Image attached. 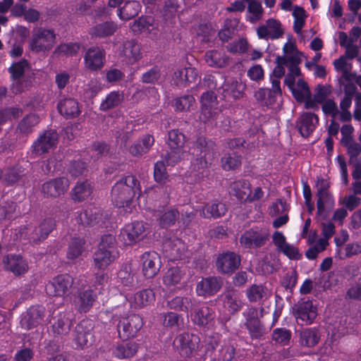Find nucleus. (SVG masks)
<instances>
[{
	"label": "nucleus",
	"mask_w": 361,
	"mask_h": 361,
	"mask_svg": "<svg viewBox=\"0 0 361 361\" xmlns=\"http://www.w3.org/2000/svg\"><path fill=\"white\" fill-rule=\"evenodd\" d=\"M141 194V187L138 179L132 175L122 177L112 187L111 198L113 204L118 208H123L126 212H131L134 197Z\"/></svg>",
	"instance_id": "nucleus-1"
},
{
	"label": "nucleus",
	"mask_w": 361,
	"mask_h": 361,
	"mask_svg": "<svg viewBox=\"0 0 361 361\" xmlns=\"http://www.w3.org/2000/svg\"><path fill=\"white\" fill-rule=\"evenodd\" d=\"M197 158L195 166L197 167L200 177L209 174V167L216 158V146L214 142L204 137H199L194 143V152Z\"/></svg>",
	"instance_id": "nucleus-2"
},
{
	"label": "nucleus",
	"mask_w": 361,
	"mask_h": 361,
	"mask_svg": "<svg viewBox=\"0 0 361 361\" xmlns=\"http://www.w3.org/2000/svg\"><path fill=\"white\" fill-rule=\"evenodd\" d=\"M56 35L53 29L40 27L32 32L28 41L30 51L35 54L50 51L56 44Z\"/></svg>",
	"instance_id": "nucleus-3"
},
{
	"label": "nucleus",
	"mask_w": 361,
	"mask_h": 361,
	"mask_svg": "<svg viewBox=\"0 0 361 361\" xmlns=\"http://www.w3.org/2000/svg\"><path fill=\"white\" fill-rule=\"evenodd\" d=\"M293 315L300 325H310L318 315L316 301L304 297L298 300L292 307Z\"/></svg>",
	"instance_id": "nucleus-4"
},
{
	"label": "nucleus",
	"mask_w": 361,
	"mask_h": 361,
	"mask_svg": "<svg viewBox=\"0 0 361 361\" xmlns=\"http://www.w3.org/2000/svg\"><path fill=\"white\" fill-rule=\"evenodd\" d=\"M269 237V229L267 226H255L243 233L240 243L245 249H258L267 244Z\"/></svg>",
	"instance_id": "nucleus-5"
},
{
	"label": "nucleus",
	"mask_w": 361,
	"mask_h": 361,
	"mask_svg": "<svg viewBox=\"0 0 361 361\" xmlns=\"http://www.w3.org/2000/svg\"><path fill=\"white\" fill-rule=\"evenodd\" d=\"M185 142V135L178 129H173L168 133L166 142L169 151L166 155V161L168 165L173 166L182 158Z\"/></svg>",
	"instance_id": "nucleus-6"
},
{
	"label": "nucleus",
	"mask_w": 361,
	"mask_h": 361,
	"mask_svg": "<svg viewBox=\"0 0 361 361\" xmlns=\"http://www.w3.org/2000/svg\"><path fill=\"white\" fill-rule=\"evenodd\" d=\"M143 325V319L140 315L131 314L119 320L116 326L118 336L123 340L133 338L137 336Z\"/></svg>",
	"instance_id": "nucleus-7"
},
{
	"label": "nucleus",
	"mask_w": 361,
	"mask_h": 361,
	"mask_svg": "<svg viewBox=\"0 0 361 361\" xmlns=\"http://www.w3.org/2000/svg\"><path fill=\"white\" fill-rule=\"evenodd\" d=\"M94 323L90 319H82L75 327L73 343L76 348L84 349L94 341Z\"/></svg>",
	"instance_id": "nucleus-8"
},
{
	"label": "nucleus",
	"mask_w": 361,
	"mask_h": 361,
	"mask_svg": "<svg viewBox=\"0 0 361 361\" xmlns=\"http://www.w3.org/2000/svg\"><path fill=\"white\" fill-rule=\"evenodd\" d=\"M75 219L79 224L83 226L98 225L103 228L106 227L109 214L98 208L82 209L75 212Z\"/></svg>",
	"instance_id": "nucleus-9"
},
{
	"label": "nucleus",
	"mask_w": 361,
	"mask_h": 361,
	"mask_svg": "<svg viewBox=\"0 0 361 361\" xmlns=\"http://www.w3.org/2000/svg\"><path fill=\"white\" fill-rule=\"evenodd\" d=\"M200 341L198 336L184 332L176 336L173 347L182 357H190L198 350Z\"/></svg>",
	"instance_id": "nucleus-10"
},
{
	"label": "nucleus",
	"mask_w": 361,
	"mask_h": 361,
	"mask_svg": "<svg viewBox=\"0 0 361 361\" xmlns=\"http://www.w3.org/2000/svg\"><path fill=\"white\" fill-rule=\"evenodd\" d=\"M73 283L74 279L70 274H59L47 283L46 293L49 296L64 297L68 294Z\"/></svg>",
	"instance_id": "nucleus-11"
},
{
	"label": "nucleus",
	"mask_w": 361,
	"mask_h": 361,
	"mask_svg": "<svg viewBox=\"0 0 361 361\" xmlns=\"http://www.w3.org/2000/svg\"><path fill=\"white\" fill-rule=\"evenodd\" d=\"M245 318L244 325L252 338L257 339L266 332L264 325L259 318L258 308L249 306L243 312Z\"/></svg>",
	"instance_id": "nucleus-12"
},
{
	"label": "nucleus",
	"mask_w": 361,
	"mask_h": 361,
	"mask_svg": "<svg viewBox=\"0 0 361 361\" xmlns=\"http://www.w3.org/2000/svg\"><path fill=\"white\" fill-rule=\"evenodd\" d=\"M59 140V134L56 130L50 129L44 130L33 142L31 148L32 154L35 156H40L56 147Z\"/></svg>",
	"instance_id": "nucleus-13"
},
{
	"label": "nucleus",
	"mask_w": 361,
	"mask_h": 361,
	"mask_svg": "<svg viewBox=\"0 0 361 361\" xmlns=\"http://www.w3.org/2000/svg\"><path fill=\"white\" fill-rule=\"evenodd\" d=\"M145 234L143 221H134L126 224L121 230L119 238L126 245H133L142 240Z\"/></svg>",
	"instance_id": "nucleus-14"
},
{
	"label": "nucleus",
	"mask_w": 361,
	"mask_h": 361,
	"mask_svg": "<svg viewBox=\"0 0 361 361\" xmlns=\"http://www.w3.org/2000/svg\"><path fill=\"white\" fill-rule=\"evenodd\" d=\"M240 262L241 258L239 255L228 251L219 255L215 264L219 273L231 275L238 269Z\"/></svg>",
	"instance_id": "nucleus-15"
},
{
	"label": "nucleus",
	"mask_w": 361,
	"mask_h": 361,
	"mask_svg": "<svg viewBox=\"0 0 361 361\" xmlns=\"http://www.w3.org/2000/svg\"><path fill=\"white\" fill-rule=\"evenodd\" d=\"M244 349L232 338L224 340L218 350L219 358L222 361H244Z\"/></svg>",
	"instance_id": "nucleus-16"
},
{
	"label": "nucleus",
	"mask_w": 361,
	"mask_h": 361,
	"mask_svg": "<svg viewBox=\"0 0 361 361\" xmlns=\"http://www.w3.org/2000/svg\"><path fill=\"white\" fill-rule=\"evenodd\" d=\"M46 309L40 305H32L22 314L20 322V326L30 330L39 325L45 317Z\"/></svg>",
	"instance_id": "nucleus-17"
},
{
	"label": "nucleus",
	"mask_w": 361,
	"mask_h": 361,
	"mask_svg": "<svg viewBox=\"0 0 361 361\" xmlns=\"http://www.w3.org/2000/svg\"><path fill=\"white\" fill-rule=\"evenodd\" d=\"M67 312H59L49 320L51 330L54 338H62L69 334L73 319Z\"/></svg>",
	"instance_id": "nucleus-18"
},
{
	"label": "nucleus",
	"mask_w": 361,
	"mask_h": 361,
	"mask_svg": "<svg viewBox=\"0 0 361 361\" xmlns=\"http://www.w3.org/2000/svg\"><path fill=\"white\" fill-rule=\"evenodd\" d=\"M142 271L147 279H152L159 271L161 257L155 251L145 252L140 257Z\"/></svg>",
	"instance_id": "nucleus-19"
},
{
	"label": "nucleus",
	"mask_w": 361,
	"mask_h": 361,
	"mask_svg": "<svg viewBox=\"0 0 361 361\" xmlns=\"http://www.w3.org/2000/svg\"><path fill=\"white\" fill-rule=\"evenodd\" d=\"M69 185L66 177L53 178L42 184V192L46 197L57 198L67 192Z\"/></svg>",
	"instance_id": "nucleus-20"
},
{
	"label": "nucleus",
	"mask_w": 361,
	"mask_h": 361,
	"mask_svg": "<svg viewBox=\"0 0 361 361\" xmlns=\"http://www.w3.org/2000/svg\"><path fill=\"white\" fill-rule=\"evenodd\" d=\"M105 51L97 46L87 49L84 55L85 67L90 71L101 70L105 63Z\"/></svg>",
	"instance_id": "nucleus-21"
},
{
	"label": "nucleus",
	"mask_w": 361,
	"mask_h": 361,
	"mask_svg": "<svg viewBox=\"0 0 361 361\" xmlns=\"http://www.w3.org/2000/svg\"><path fill=\"white\" fill-rule=\"evenodd\" d=\"M317 187V216H322L325 210V204L333 206L334 200L329 191L330 185L327 180L323 178H318Z\"/></svg>",
	"instance_id": "nucleus-22"
},
{
	"label": "nucleus",
	"mask_w": 361,
	"mask_h": 361,
	"mask_svg": "<svg viewBox=\"0 0 361 361\" xmlns=\"http://www.w3.org/2000/svg\"><path fill=\"white\" fill-rule=\"evenodd\" d=\"M97 300V293L91 288L78 290L74 300L75 309L79 313H87Z\"/></svg>",
	"instance_id": "nucleus-23"
},
{
	"label": "nucleus",
	"mask_w": 361,
	"mask_h": 361,
	"mask_svg": "<svg viewBox=\"0 0 361 361\" xmlns=\"http://www.w3.org/2000/svg\"><path fill=\"white\" fill-rule=\"evenodd\" d=\"M3 262L5 269L12 272L16 276L24 275L29 269L27 261L20 255L8 254L4 257Z\"/></svg>",
	"instance_id": "nucleus-24"
},
{
	"label": "nucleus",
	"mask_w": 361,
	"mask_h": 361,
	"mask_svg": "<svg viewBox=\"0 0 361 361\" xmlns=\"http://www.w3.org/2000/svg\"><path fill=\"white\" fill-rule=\"evenodd\" d=\"M222 285L223 281L219 276L202 278L197 284L196 293L199 296H212L219 291Z\"/></svg>",
	"instance_id": "nucleus-25"
},
{
	"label": "nucleus",
	"mask_w": 361,
	"mask_h": 361,
	"mask_svg": "<svg viewBox=\"0 0 361 361\" xmlns=\"http://www.w3.org/2000/svg\"><path fill=\"white\" fill-rule=\"evenodd\" d=\"M163 250L166 257L171 261L182 259L186 251L185 243L178 238H169L163 243Z\"/></svg>",
	"instance_id": "nucleus-26"
},
{
	"label": "nucleus",
	"mask_w": 361,
	"mask_h": 361,
	"mask_svg": "<svg viewBox=\"0 0 361 361\" xmlns=\"http://www.w3.org/2000/svg\"><path fill=\"white\" fill-rule=\"evenodd\" d=\"M319 117L312 112H304L298 118V128L302 137L307 138L312 134L319 124Z\"/></svg>",
	"instance_id": "nucleus-27"
},
{
	"label": "nucleus",
	"mask_w": 361,
	"mask_h": 361,
	"mask_svg": "<svg viewBox=\"0 0 361 361\" xmlns=\"http://www.w3.org/2000/svg\"><path fill=\"white\" fill-rule=\"evenodd\" d=\"M55 226L56 221L54 218H45L38 226L35 227L33 231L29 233V240L34 243H38L45 240L54 229Z\"/></svg>",
	"instance_id": "nucleus-28"
},
{
	"label": "nucleus",
	"mask_w": 361,
	"mask_h": 361,
	"mask_svg": "<svg viewBox=\"0 0 361 361\" xmlns=\"http://www.w3.org/2000/svg\"><path fill=\"white\" fill-rule=\"evenodd\" d=\"M154 137L151 134H145L135 141L128 148V152L135 157H141L148 153L154 144Z\"/></svg>",
	"instance_id": "nucleus-29"
},
{
	"label": "nucleus",
	"mask_w": 361,
	"mask_h": 361,
	"mask_svg": "<svg viewBox=\"0 0 361 361\" xmlns=\"http://www.w3.org/2000/svg\"><path fill=\"white\" fill-rule=\"evenodd\" d=\"M121 54L128 64H134L142 58L141 44L135 39L127 40L122 44Z\"/></svg>",
	"instance_id": "nucleus-30"
},
{
	"label": "nucleus",
	"mask_w": 361,
	"mask_h": 361,
	"mask_svg": "<svg viewBox=\"0 0 361 361\" xmlns=\"http://www.w3.org/2000/svg\"><path fill=\"white\" fill-rule=\"evenodd\" d=\"M226 205L219 201L209 202L199 210L200 216L204 219H219L227 212Z\"/></svg>",
	"instance_id": "nucleus-31"
},
{
	"label": "nucleus",
	"mask_w": 361,
	"mask_h": 361,
	"mask_svg": "<svg viewBox=\"0 0 361 361\" xmlns=\"http://www.w3.org/2000/svg\"><path fill=\"white\" fill-rule=\"evenodd\" d=\"M192 310L191 319L195 324L199 326H206L215 317V312L213 309L206 305H202L197 308L192 309Z\"/></svg>",
	"instance_id": "nucleus-32"
},
{
	"label": "nucleus",
	"mask_w": 361,
	"mask_h": 361,
	"mask_svg": "<svg viewBox=\"0 0 361 361\" xmlns=\"http://www.w3.org/2000/svg\"><path fill=\"white\" fill-rule=\"evenodd\" d=\"M57 109L59 113L66 119L76 118L81 113L79 102L71 97L60 100L57 104Z\"/></svg>",
	"instance_id": "nucleus-33"
},
{
	"label": "nucleus",
	"mask_w": 361,
	"mask_h": 361,
	"mask_svg": "<svg viewBox=\"0 0 361 361\" xmlns=\"http://www.w3.org/2000/svg\"><path fill=\"white\" fill-rule=\"evenodd\" d=\"M321 338V333L317 327L302 329L298 334V343L304 348H313L317 345Z\"/></svg>",
	"instance_id": "nucleus-34"
},
{
	"label": "nucleus",
	"mask_w": 361,
	"mask_h": 361,
	"mask_svg": "<svg viewBox=\"0 0 361 361\" xmlns=\"http://www.w3.org/2000/svg\"><path fill=\"white\" fill-rule=\"evenodd\" d=\"M118 30V25L114 21H105L92 27L89 34L92 38L106 39L114 35Z\"/></svg>",
	"instance_id": "nucleus-35"
},
{
	"label": "nucleus",
	"mask_w": 361,
	"mask_h": 361,
	"mask_svg": "<svg viewBox=\"0 0 361 361\" xmlns=\"http://www.w3.org/2000/svg\"><path fill=\"white\" fill-rule=\"evenodd\" d=\"M139 344L135 341L122 342L112 348V355L118 359H129L136 355Z\"/></svg>",
	"instance_id": "nucleus-36"
},
{
	"label": "nucleus",
	"mask_w": 361,
	"mask_h": 361,
	"mask_svg": "<svg viewBox=\"0 0 361 361\" xmlns=\"http://www.w3.org/2000/svg\"><path fill=\"white\" fill-rule=\"evenodd\" d=\"M197 78L196 69L191 67L178 68L173 73V80L177 86L186 87L195 82Z\"/></svg>",
	"instance_id": "nucleus-37"
},
{
	"label": "nucleus",
	"mask_w": 361,
	"mask_h": 361,
	"mask_svg": "<svg viewBox=\"0 0 361 361\" xmlns=\"http://www.w3.org/2000/svg\"><path fill=\"white\" fill-rule=\"evenodd\" d=\"M92 192V186L90 181L78 182L71 191L73 201L80 202L86 200Z\"/></svg>",
	"instance_id": "nucleus-38"
},
{
	"label": "nucleus",
	"mask_w": 361,
	"mask_h": 361,
	"mask_svg": "<svg viewBox=\"0 0 361 361\" xmlns=\"http://www.w3.org/2000/svg\"><path fill=\"white\" fill-rule=\"evenodd\" d=\"M250 183L245 179L233 181L230 186V194L235 196L238 200H245L251 194Z\"/></svg>",
	"instance_id": "nucleus-39"
},
{
	"label": "nucleus",
	"mask_w": 361,
	"mask_h": 361,
	"mask_svg": "<svg viewBox=\"0 0 361 361\" xmlns=\"http://www.w3.org/2000/svg\"><path fill=\"white\" fill-rule=\"evenodd\" d=\"M254 97L261 106L272 108L280 96L274 91L269 90V88L261 87L255 92Z\"/></svg>",
	"instance_id": "nucleus-40"
},
{
	"label": "nucleus",
	"mask_w": 361,
	"mask_h": 361,
	"mask_svg": "<svg viewBox=\"0 0 361 361\" xmlns=\"http://www.w3.org/2000/svg\"><path fill=\"white\" fill-rule=\"evenodd\" d=\"M117 257L118 256L111 253V251L98 248L94 253V264L95 267L99 270H104L114 262Z\"/></svg>",
	"instance_id": "nucleus-41"
},
{
	"label": "nucleus",
	"mask_w": 361,
	"mask_h": 361,
	"mask_svg": "<svg viewBox=\"0 0 361 361\" xmlns=\"http://www.w3.org/2000/svg\"><path fill=\"white\" fill-rule=\"evenodd\" d=\"M204 59L209 66L216 68L225 67L229 63V57L228 56L215 49L207 51L204 55Z\"/></svg>",
	"instance_id": "nucleus-42"
},
{
	"label": "nucleus",
	"mask_w": 361,
	"mask_h": 361,
	"mask_svg": "<svg viewBox=\"0 0 361 361\" xmlns=\"http://www.w3.org/2000/svg\"><path fill=\"white\" fill-rule=\"evenodd\" d=\"M141 8L139 1H127L121 8H118L117 15L121 20H128L137 16Z\"/></svg>",
	"instance_id": "nucleus-43"
},
{
	"label": "nucleus",
	"mask_w": 361,
	"mask_h": 361,
	"mask_svg": "<svg viewBox=\"0 0 361 361\" xmlns=\"http://www.w3.org/2000/svg\"><path fill=\"white\" fill-rule=\"evenodd\" d=\"M123 99L124 95L122 92L111 91L102 102L99 106V109L102 111H107L110 109L116 108L123 102Z\"/></svg>",
	"instance_id": "nucleus-44"
},
{
	"label": "nucleus",
	"mask_w": 361,
	"mask_h": 361,
	"mask_svg": "<svg viewBox=\"0 0 361 361\" xmlns=\"http://www.w3.org/2000/svg\"><path fill=\"white\" fill-rule=\"evenodd\" d=\"M221 164L226 171L238 169L242 164V156L235 152L226 153L221 159Z\"/></svg>",
	"instance_id": "nucleus-45"
},
{
	"label": "nucleus",
	"mask_w": 361,
	"mask_h": 361,
	"mask_svg": "<svg viewBox=\"0 0 361 361\" xmlns=\"http://www.w3.org/2000/svg\"><path fill=\"white\" fill-rule=\"evenodd\" d=\"M155 300V294L152 289L145 288L137 291L134 295V305L142 308L152 303Z\"/></svg>",
	"instance_id": "nucleus-46"
},
{
	"label": "nucleus",
	"mask_w": 361,
	"mask_h": 361,
	"mask_svg": "<svg viewBox=\"0 0 361 361\" xmlns=\"http://www.w3.org/2000/svg\"><path fill=\"white\" fill-rule=\"evenodd\" d=\"M224 301L225 307L232 314L239 312L243 306V302L240 296L233 291H229L225 293Z\"/></svg>",
	"instance_id": "nucleus-47"
},
{
	"label": "nucleus",
	"mask_w": 361,
	"mask_h": 361,
	"mask_svg": "<svg viewBox=\"0 0 361 361\" xmlns=\"http://www.w3.org/2000/svg\"><path fill=\"white\" fill-rule=\"evenodd\" d=\"M154 28V18L142 16L130 25V30L135 33L150 32Z\"/></svg>",
	"instance_id": "nucleus-48"
},
{
	"label": "nucleus",
	"mask_w": 361,
	"mask_h": 361,
	"mask_svg": "<svg viewBox=\"0 0 361 361\" xmlns=\"http://www.w3.org/2000/svg\"><path fill=\"white\" fill-rule=\"evenodd\" d=\"M85 244V240L84 238L79 237L73 238L68 244L66 253L67 258L73 260L79 257L84 250Z\"/></svg>",
	"instance_id": "nucleus-49"
},
{
	"label": "nucleus",
	"mask_w": 361,
	"mask_h": 361,
	"mask_svg": "<svg viewBox=\"0 0 361 361\" xmlns=\"http://www.w3.org/2000/svg\"><path fill=\"white\" fill-rule=\"evenodd\" d=\"M192 305V299L188 297L176 296L167 301V307L178 312H188Z\"/></svg>",
	"instance_id": "nucleus-50"
},
{
	"label": "nucleus",
	"mask_w": 361,
	"mask_h": 361,
	"mask_svg": "<svg viewBox=\"0 0 361 361\" xmlns=\"http://www.w3.org/2000/svg\"><path fill=\"white\" fill-rule=\"evenodd\" d=\"M30 64L27 59H22L17 62H14L8 68V71L11 74V79L12 81H18L23 77L26 68L29 67Z\"/></svg>",
	"instance_id": "nucleus-51"
},
{
	"label": "nucleus",
	"mask_w": 361,
	"mask_h": 361,
	"mask_svg": "<svg viewBox=\"0 0 361 361\" xmlns=\"http://www.w3.org/2000/svg\"><path fill=\"white\" fill-rule=\"evenodd\" d=\"M267 288L262 285H252L247 289L245 295L250 302H261L266 298Z\"/></svg>",
	"instance_id": "nucleus-52"
},
{
	"label": "nucleus",
	"mask_w": 361,
	"mask_h": 361,
	"mask_svg": "<svg viewBox=\"0 0 361 361\" xmlns=\"http://www.w3.org/2000/svg\"><path fill=\"white\" fill-rule=\"evenodd\" d=\"M292 338V332L284 327L276 328L271 334L272 341L281 346L288 345Z\"/></svg>",
	"instance_id": "nucleus-53"
},
{
	"label": "nucleus",
	"mask_w": 361,
	"mask_h": 361,
	"mask_svg": "<svg viewBox=\"0 0 361 361\" xmlns=\"http://www.w3.org/2000/svg\"><path fill=\"white\" fill-rule=\"evenodd\" d=\"M179 212L177 209L171 208L163 212L158 219L159 225L163 228L173 226L179 217Z\"/></svg>",
	"instance_id": "nucleus-54"
},
{
	"label": "nucleus",
	"mask_w": 361,
	"mask_h": 361,
	"mask_svg": "<svg viewBox=\"0 0 361 361\" xmlns=\"http://www.w3.org/2000/svg\"><path fill=\"white\" fill-rule=\"evenodd\" d=\"M221 94L224 99H237L243 97V92L238 89V82L224 83L221 87Z\"/></svg>",
	"instance_id": "nucleus-55"
},
{
	"label": "nucleus",
	"mask_w": 361,
	"mask_h": 361,
	"mask_svg": "<svg viewBox=\"0 0 361 361\" xmlns=\"http://www.w3.org/2000/svg\"><path fill=\"white\" fill-rule=\"evenodd\" d=\"M39 123V118L35 114L25 116L18 123L17 130L22 134L28 135L33 131V128Z\"/></svg>",
	"instance_id": "nucleus-56"
},
{
	"label": "nucleus",
	"mask_w": 361,
	"mask_h": 361,
	"mask_svg": "<svg viewBox=\"0 0 361 361\" xmlns=\"http://www.w3.org/2000/svg\"><path fill=\"white\" fill-rule=\"evenodd\" d=\"M184 275L182 270L178 267H171L165 273L163 281L167 286H173L179 283Z\"/></svg>",
	"instance_id": "nucleus-57"
},
{
	"label": "nucleus",
	"mask_w": 361,
	"mask_h": 361,
	"mask_svg": "<svg viewBox=\"0 0 361 361\" xmlns=\"http://www.w3.org/2000/svg\"><path fill=\"white\" fill-rule=\"evenodd\" d=\"M161 317L162 325L166 328H178L183 324V317L173 312H164Z\"/></svg>",
	"instance_id": "nucleus-58"
},
{
	"label": "nucleus",
	"mask_w": 361,
	"mask_h": 361,
	"mask_svg": "<svg viewBox=\"0 0 361 361\" xmlns=\"http://www.w3.org/2000/svg\"><path fill=\"white\" fill-rule=\"evenodd\" d=\"M347 149V154L349 156V162L352 164L354 161H359L358 157L361 154V144L355 141L354 139L347 142L341 144Z\"/></svg>",
	"instance_id": "nucleus-59"
},
{
	"label": "nucleus",
	"mask_w": 361,
	"mask_h": 361,
	"mask_svg": "<svg viewBox=\"0 0 361 361\" xmlns=\"http://www.w3.org/2000/svg\"><path fill=\"white\" fill-rule=\"evenodd\" d=\"M195 99L192 95L187 94L174 99L173 107L176 111H190Z\"/></svg>",
	"instance_id": "nucleus-60"
},
{
	"label": "nucleus",
	"mask_w": 361,
	"mask_h": 361,
	"mask_svg": "<svg viewBox=\"0 0 361 361\" xmlns=\"http://www.w3.org/2000/svg\"><path fill=\"white\" fill-rule=\"evenodd\" d=\"M98 248L111 251V253L118 256L116 237L111 234H105L102 236Z\"/></svg>",
	"instance_id": "nucleus-61"
},
{
	"label": "nucleus",
	"mask_w": 361,
	"mask_h": 361,
	"mask_svg": "<svg viewBox=\"0 0 361 361\" xmlns=\"http://www.w3.org/2000/svg\"><path fill=\"white\" fill-rule=\"evenodd\" d=\"M298 274L295 270L288 271L281 281V286L289 293H292L298 283Z\"/></svg>",
	"instance_id": "nucleus-62"
},
{
	"label": "nucleus",
	"mask_w": 361,
	"mask_h": 361,
	"mask_svg": "<svg viewBox=\"0 0 361 361\" xmlns=\"http://www.w3.org/2000/svg\"><path fill=\"white\" fill-rule=\"evenodd\" d=\"M80 49V44L77 42L63 43L59 44L55 49V53L66 56H75Z\"/></svg>",
	"instance_id": "nucleus-63"
},
{
	"label": "nucleus",
	"mask_w": 361,
	"mask_h": 361,
	"mask_svg": "<svg viewBox=\"0 0 361 361\" xmlns=\"http://www.w3.org/2000/svg\"><path fill=\"white\" fill-rule=\"evenodd\" d=\"M25 169L21 166H16L10 169L5 174V180L8 185L17 183L23 176Z\"/></svg>",
	"instance_id": "nucleus-64"
}]
</instances>
